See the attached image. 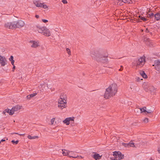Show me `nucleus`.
Listing matches in <instances>:
<instances>
[{
	"mask_svg": "<svg viewBox=\"0 0 160 160\" xmlns=\"http://www.w3.org/2000/svg\"><path fill=\"white\" fill-rule=\"evenodd\" d=\"M44 28L45 27L38 28H37V30L39 33L43 34Z\"/></svg>",
	"mask_w": 160,
	"mask_h": 160,
	"instance_id": "b1692460",
	"label": "nucleus"
},
{
	"mask_svg": "<svg viewBox=\"0 0 160 160\" xmlns=\"http://www.w3.org/2000/svg\"><path fill=\"white\" fill-rule=\"evenodd\" d=\"M29 43L31 47L32 48H36L39 46V42L37 41H30Z\"/></svg>",
	"mask_w": 160,
	"mask_h": 160,
	"instance_id": "1a4fd4ad",
	"label": "nucleus"
},
{
	"mask_svg": "<svg viewBox=\"0 0 160 160\" xmlns=\"http://www.w3.org/2000/svg\"><path fill=\"white\" fill-rule=\"evenodd\" d=\"M22 106L17 105L12 108L14 112H17L21 109L22 108Z\"/></svg>",
	"mask_w": 160,
	"mask_h": 160,
	"instance_id": "a211bd4d",
	"label": "nucleus"
},
{
	"mask_svg": "<svg viewBox=\"0 0 160 160\" xmlns=\"http://www.w3.org/2000/svg\"><path fill=\"white\" fill-rule=\"evenodd\" d=\"M143 87L146 91L150 93L151 94L154 95L155 94L156 88L153 86L147 83H144L143 85Z\"/></svg>",
	"mask_w": 160,
	"mask_h": 160,
	"instance_id": "20e7f679",
	"label": "nucleus"
},
{
	"mask_svg": "<svg viewBox=\"0 0 160 160\" xmlns=\"http://www.w3.org/2000/svg\"><path fill=\"white\" fill-rule=\"evenodd\" d=\"M102 155H100L99 154L95 153L94 155H93L92 157L95 160H99L101 158Z\"/></svg>",
	"mask_w": 160,
	"mask_h": 160,
	"instance_id": "aec40b11",
	"label": "nucleus"
},
{
	"mask_svg": "<svg viewBox=\"0 0 160 160\" xmlns=\"http://www.w3.org/2000/svg\"><path fill=\"white\" fill-rule=\"evenodd\" d=\"M67 95L64 93H62L60 96L59 98L58 99L63 100L67 101Z\"/></svg>",
	"mask_w": 160,
	"mask_h": 160,
	"instance_id": "6ab92c4d",
	"label": "nucleus"
},
{
	"mask_svg": "<svg viewBox=\"0 0 160 160\" xmlns=\"http://www.w3.org/2000/svg\"><path fill=\"white\" fill-rule=\"evenodd\" d=\"M1 143V141H0V144Z\"/></svg>",
	"mask_w": 160,
	"mask_h": 160,
	"instance_id": "5fc2aeb1",
	"label": "nucleus"
},
{
	"mask_svg": "<svg viewBox=\"0 0 160 160\" xmlns=\"http://www.w3.org/2000/svg\"><path fill=\"white\" fill-rule=\"evenodd\" d=\"M16 28H20L24 26L25 23L22 20H18L15 21Z\"/></svg>",
	"mask_w": 160,
	"mask_h": 160,
	"instance_id": "9b49d317",
	"label": "nucleus"
},
{
	"mask_svg": "<svg viewBox=\"0 0 160 160\" xmlns=\"http://www.w3.org/2000/svg\"><path fill=\"white\" fill-rule=\"evenodd\" d=\"M28 138L30 139H33L38 138V137L37 136H32L30 135H29L28 136Z\"/></svg>",
	"mask_w": 160,
	"mask_h": 160,
	"instance_id": "bb28decb",
	"label": "nucleus"
},
{
	"mask_svg": "<svg viewBox=\"0 0 160 160\" xmlns=\"http://www.w3.org/2000/svg\"><path fill=\"white\" fill-rule=\"evenodd\" d=\"M5 141V139H2L0 141H1V142H4V141Z\"/></svg>",
	"mask_w": 160,
	"mask_h": 160,
	"instance_id": "de8ad7c7",
	"label": "nucleus"
},
{
	"mask_svg": "<svg viewBox=\"0 0 160 160\" xmlns=\"http://www.w3.org/2000/svg\"><path fill=\"white\" fill-rule=\"evenodd\" d=\"M14 133L15 134H18V135L19 133H16V132H14Z\"/></svg>",
	"mask_w": 160,
	"mask_h": 160,
	"instance_id": "8fccbe9b",
	"label": "nucleus"
},
{
	"mask_svg": "<svg viewBox=\"0 0 160 160\" xmlns=\"http://www.w3.org/2000/svg\"><path fill=\"white\" fill-rule=\"evenodd\" d=\"M11 142L13 144H17L18 142V141L17 140L16 141H15L14 140H12V141Z\"/></svg>",
	"mask_w": 160,
	"mask_h": 160,
	"instance_id": "2f4dec72",
	"label": "nucleus"
},
{
	"mask_svg": "<svg viewBox=\"0 0 160 160\" xmlns=\"http://www.w3.org/2000/svg\"><path fill=\"white\" fill-rule=\"evenodd\" d=\"M15 134L14 133H11V134Z\"/></svg>",
	"mask_w": 160,
	"mask_h": 160,
	"instance_id": "603ef678",
	"label": "nucleus"
},
{
	"mask_svg": "<svg viewBox=\"0 0 160 160\" xmlns=\"http://www.w3.org/2000/svg\"><path fill=\"white\" fill-rule=\"evenodd\" d=\"M145 62V57H141L138 59L134 60L132 63V67L137 69L142 67L144 65Z\"/></svg>",
	"mask_w": 160,
	"mask_h": 160,
	"instance_id": "f03ea898",
	"label": "nucleus"
},
{
	"mask_svg": "<svg viewBox=\"0 0 160 160\" xmlns=\"http://www.w3.org/2000/svg\"><path fill=\"white\" fill-rule=\"evenodd\" d=\"M114 158L120 160L124 158V155L122 154L119 151H115L113 152V154Z\"/></svg>",
	"mask_w": 160,
	"mask_h": 160,
	"instance_id": "0eeeda50",
	"label": "nucleus"
},
{
	"mask_svg": "<svg viewBox=\"0 0 160 160\" xmlns=\"http://www.w3.org/2000/svg\"><path fill=\"white\" fill-rule=\"evenodd\" d=\"M56 118H53L50 121L51 124V125H55L57 124L56 121H55Z\"/></svg>",
	"mask_w": 160,
	"mask_h": 160,
	"instance_id": "393cba45",
	"label": "nucleus"
},
{
	"mask_svg": "<svg viewBox=\"0 0 160 160\" xmlns=\"http://www.w3.org/2000/svg\"><path fill=\"white\" fill-rule=\"evenodd\" d=\"M25 135V134H19V133L18 134V135H20V136H24Z\"/></svg>",
	"mask_w": 160,
	"mask_h": 160,
	"instance_id": "a18cd8bd",
	"label": "nucleus"
},
{
	"mask_svg": "<svg viewBox=\"0 0 160 160\" xmlns=\"http://www.w3.org/2000/svg\"><path fill=\"white\" fill-rule=\"evenodd\" d=\"M0 64L2 66H4L7 64V60L5 57L0 54Z\"/></svg>",
	"mask_w": 160,
	"mask_h": 160,
	"instance_id": "4468645a",
	"label": "nucleus"
},
{
	"mask_svg": "<svg viewBox=\"0 0 160 160\" xmlns=\"http://www.w3.org/2000/svg\"><path fill=\"white\" fill-rule=\"evenodd\" d=\"M6 112L8 113L10 115H12L14 113V111L12 108L11 109H6L3 112V113L5 114Z\"/></svg>",
	"mask_w": 160,
	"mask_h": 160,
	"instance_id": "f3484780",
	"label": "nucleus"
},
{
	"mask_svg": "<svg viewBox=\"0 0 160 160\" xmlns=\"http://www.w3.org/2000/svg\"><path fill=\"white\" fill-rule=\"evenodd\" d=\"M150 42V41L149 39H147V41H146V43L148 45L150 46V45L149 44V43Z\"/></svg>",
	"mask_w": 160,
	"mask_h": 160,
	"instance_id": "e433bc0d",
	"label": "nucleus"
},
{
	"mask_svg": "<svg viewBox=\"0 0 160 160\" xmlns=\"http://www.w3.org/2000/svg\"><path fill=\"white\" fill-rule=\"evenodd\" d=\"M66 50L67 51V53L69 55H71V51L69 48H67L66 49Z\"/></svg>",
	"mask_w": 160,
	"mask_h": 160,
	"instance_id": "7c9ffc66",
	"label": "nucleus"
},
{
	"mask_svg": "<svg viewBox=\"0 0 160 160\" xmlns=\"http://www.w3.org/2000/svg\"><path fill=\"white\" fill-rule=\"evenodd\" d=\"M158 152L159 153H160V149H158Z\"/></svg>",
	"mask_w": 160,
	"mask_h": 160,
	"instance_id": "09e8293b",
	"label": "nucleus"
},
{
	"mask_svg": "<svg viewBox=\"0 0 160 160\" xmlns=\"http://www.w3.org/2000/svg\"><path fill=\"white\" fill-rule=\"evenodd\" d=\"M11 61V63L13 65H14V60H13Z\"/></svg>",
	"mask_w": 160,
	"mask_h": 160,
	"instance_id": "a19ab883",
	"label": "nucleus"
},
{
	"mask_svg": "<svg viewBox=\"0 0 160 160\" xmlns=\"http://www.w3.org/2000/svg\"><path fill=\"white\" fill-rule=\"evenodd\" d=\"M58 119V121H59V119Z\"/></svg>",
	"mask_w": 160,
	"mask_h": 160,
	"instance_id": "864d4df0",
	"label": "nucleus"
},
{
	"mask_svg": "<svg viewBox=\"0 0 160 160\" xmlns=\"http://www.w3.org/2000/svg\"><path fill=\"white\" fill-rule=\"evenodd\" d=\"M111 160H118V159L116 158H111Z\"/></svg>",
	"mask_w": 160,
	"mask_h": 160,
	"instance_id": "49530a36",
	"label": "nucleus"
},
{
	"mask_svg": "<svg viewBox=\"0 0 160 160\" xmlns=\"http://www.w3.org/2000/svg\"><path fill=\"white\" fill-rule=\"evenodd\" d=\"M35 17L37 18H39V16L38 15H35Z\"/></svg>",
	"mask_w": 160,
	"mask_h": 160,
	"instance_id": "c03bdc74",
	"label": "nucleus"
},
{
	"mask_svg": "<svg viewBox=\"0 0 160 160\" xmlns=\"http://www.w3.org/2000/svg\"><path fill=\"white\" fill-rule=\"evenodd\" d=\"M62 2L64 4H66L68 3L67 0H62Z\"/></svg>",
	"mask_w": 160,
	"mask_h": 160,
	"instance_id": "4c0bfd02",
	"label": "nucleus"
},
{
	"mask_svg": "<svg viewBox=\"0 0 160 160\" xmlns=\"http://www.w3.org/2000/svg\"><path fill=\"white\" fill-rule=\"evenodd\" d=\"M139 17L140 19L142 20L143 21H145L147 20V19H146L144 17H142L141 16H139Z\"/></svg>",
	"mask_w": 160,
	"mask_h": 160,
	"instance_id": "c756f323",
	"label": "nucleus"
},
{
	"mask_svg": "<svg viewBox=\"0 0 160 160\" xmlns=\"http://www.w3.org/2000/svg\"><path fill=\"white\" fill-rule=\"evenodd\" d=\"M155 69L158 71H160V60H157L154 61V64L153 65Z\"/></svg>",
	"mask_w": 160,
	"mask_h": 160,
	"instance_id": "f8f14e48",
	"label": "nucleus"
},
{
	"mask_svg": "<svg viewBox=\"0 0 160 160\" xmlns=\"http://www.w3.org/2000/svg\"><path fill=\"white\" fill-rule=\"evenodd\" d=\"M143 122H144V123H147L148 122V119L147 118H145L143 120Z\"/></svg>",
	"mask_w": 160,
	"mask_h": 160,
	"instance_id": "c9c22d12",
	"label": "nucleus"
},
{
	"mask_svg": "<svg viewBox=\"0 0 160 160\" xmlns=\"http://www.w3.org/2000/svg\"><path fill=\"white\" fill-rule=\"evenodd\" d=\"M33 3L37 7H41L42 5V3H39L38 1H33Z\"/></svg>",
	"mask_w": 160,
	"mask_h": 160,
	"instance_id": "a878e982",
	"label": "nucleus"
},
{
	"mask_svg": "<svg viewBox=\"0 0 160 160\" xmlns=\"http://www.w3.org/2000/svg\"><path fill=\"white\" fill-rule=\"evenodd\" d=\"M78 156V157L77 158H83V157H82V156Z\"/></svg>",
	"mask_w": 160,
	"mask_h": 160,
	"instance_id": "37998d69",
	"label": "nucleus"
},
{
	"mask_svg": "<svg viewBox=\"0 0 160 160\" xmlns=\"http://www.w3.org/2000/svg\"><path fill=\"white\" fill-rule=\"evenodd\" d=\"M118 91V86L115 83L111 85L106 90L104 95V98L106 99L114 96Z\"/></svg>",
	"mask_w": 160,
	"mask_h": 160,
	"instance_id": "f257e3e1",
	"label": "nucleus"
},
{
	"mask_svg": "<svg viewBox=\"0 0 160 160\" xmlns=\"http://www.w3.org/2000/svg\"><path fill=\"white\" fill-rule=\"evenodd\" d=\"M152 112V111H151L150 110H146V114L147 113H151Z\"/></svg>",
	"mask_w": 160,
	"mask_h": 160,
	"instance_id": "f704fd0d",
	"label": "nucleus"
},
{
	"mask_svg": "<svg viewBox=\"0 0 160 160\" xmlns=\"http://www.w3.org/2000/svg\"><path fill=\"white\" fill-rule=\"evenodd\" d=\"M37 94V93L36 92L33 93L27 96L26 98L27 99H30L31 98L35 96Z\"/></svg>",
	"mask_w": 160,
	"mask_h": 160,
	"instance_id": "4be33fe9",
	"label": "nucleus"
},
{
	"mask_svg": "<svg viewBox=\"0 0 160 160\" xmlns=\"http://www.w3.org/2000/svg\"><path fill=\"white\" fill-rule=\"evenodd\" d=\"M5 27L7 28L13 29L16 28L15 21L12 22H7L5 23Z\"/></svg>",
	"mask_w": 160,
	"mask_h": 160,
	"instance_id": "39448f33",
	"label": "nucleus"
},
{
	"mask_svg": "<svg viewBox=\"0 0 160 160\" xmlns=\"http://www.w3.org/2000/svg\"><path fill=\"white\" fill-rule=\"evenodd\" d=\"M155 19L157 21H158L160 19V13H157L154 15Z\"/></svg>",
	"mask_w": 160,
	"mask_h": 160,
	"instance_id": "5701e85b",
	"label": "nucleus"
},
{
	"mask_svg": "<svg viewBox=\"0 0 160 160\" xmlns=\"http://www.w3.org/2000/svg\"><path fill=\"white\" fill-rule=\"evenodd\" d=\"M43 34L46 37H49L51 35V32L48 29L45 27Z\"/></svg>",
	"mask_w": 160,
	"mask_h": 160,
	"instance_id": "dca6fc26",
	"label": "nucleus"
},
{
	"mask_svg": "<svg viewBox=\"0 0 160 160\" xmlns=\"http://www.w3.org/2000/svg\"><path fill=\"white\" fill-rule=\"evenodd\" d=\"M91 56L93 59L96 60L98 62L105 63L108 62V59L106 57H102L98 54H96L95 52H92Z\"/></svg>",
	"mask_w": 160,
	"mask_h": 160,
	"instance_id": "7ed1b4c3",
	"label": "nucleus"
},
{
	"mask_svg": "<svg viewBox=\"0 0 160 160\" xmlns=\"http://www.w3.org/2000/svg\"><path fill=\"white\" fill-rule=\"evenodd\" d=\"M74 117H68L66 118L62 122L63 123L66 124L67 125H69L71 122L74 121Z\"/></svg>",
	"mask_w": 160,
	"mask_h": 160,
	"instance_id": "9d476101",
	"label": "nucleus"
},
{
	"mask_svg": "<svg viewBox=\"0 0 160 160\" xmlns=\"http://www.w3.org/2000/svg\"><path fill=\"white\" fill-rule=\"evenodd\" d=\"M69 155H72V156H76V155H75V154L74 153L72 152V151H69Z\"/></svg>",
	"mask_w": 160,
	"mask_h": 160,
	"instance_id": "72a5a7b5",
	"label": "nucleus"
},
{
	"mask_svg": "<svg viewBox=\"0 0 160 160\" xmlns=\"http://www.w3.org/2000/svg\"><path fill=\"white\" fill-rule=\"evenodd\" d=\"M13 60V57L12 56H11L10 58L9 59V60H10V61H11Z\"/></svg>",
	"mask_w": 160,
	"mask_h": 160,
	"instance_id": "ea45409f",
	"label": "nucleus"
},
{
	"mask_svg": "<svg viewBox=\"0 0 160 160\" xmlns=\"http://www.w3.org/2000/svg\"><path fill=\"white\" fill-rule=\"evenodd\" d=\"M62 153L63 156H67L69 157H72L74 158H77L78 156H72L69 155V151L64 149L62 150Z\"/></svg>",
	"mask_w": 160,
	"mask_h": 160,
	"instance_id": "2eb2a0df",
	"label": "nucleus"
},
{
	"mask_svg": "<svg viewBox=\"0 0 160 160\" xmlns=\"http://www.w3.org/2000/svg\"><path fill=\"white\" fill-rule=\"evenodd\" d=\"M122 144L123 146L127 148L136 147L134 143L132 141H131L128 143H122Z\"/></svg>",
	"mask_w": 160,
	"mask_h": 160,
	"instance_id": "ddd939ff",
	"label": "nucleus"
},
{
	"mask_svg": "<svg viewBox=\"0 0 160 160\" xmlns=\"http://www.w3.org/2000/svg\"><path fill=\"white\" fill-rule=\"evenodd\" d=\"M141 111V113H144L146 114V108L145 107H143L142 108H139Z\"/></svg>",
	"mask_w": 160,
	"mask_h": 160,
	"instance_id": "cd10ccee",
	"label": "nucleus"
},
{
	"mask_svg": "<svg viewBox=\"0 0 160 160\" xmlns=\"http://www.w3.org/2000/svg\"><path fill=\"white\" fill-rule=\"evenodd\" d=\"M127 0H114L113 4L116 5H122L124 3L128 2Z\"/></svg>",
	"mask_w": 160,
	"mask_h": 160,
	"instance_id": "6e6552de",
	"label": "nucleus"
},
{
	"mask_svg": "<svg viewBox=\"0 0 160 160\" xmlns=\"http://www.w3.org/2000/svg\"><path fill=\"white\" fill-rule=\"evenodd\" d=\"M67 106V102L66 101L58 99V108L62 109Z\"/></svg>",
	"mask_w": 160,
	"mask_h": 160,
	"instance_id": "423d86ee",
	"label": "nucleus"
},
{
	"mask_svg": "<svg viewBox=\"0 0 160 160\" xmlns=\"http://www.w3.org/2000/svg\"><path fill=\"white\" fill-rule=\"evenodd\" d=\"M15 65H13V68H12V71L13 72H14V69H15Z\"/></svg>",
	"mask_w": 160,
	"mask_h": 160,
	"instance_id": "79ce46f5",
	"label": "nucleus"
},
{
	"mask_svg": "<svg viewBox=\"0 0 160 160\" xmlns=\"http://www.w3.org/2000/svg\"><path fill=\"white\" fill-rule=\"evenodd\" d=\"M42 21L43 22L45 23H47L48 22V20L44 19H42Z\"/></svg>",
	"mask_w": 160,
	"mask_h": 160,
	"instance_id": "58836bf2",
	"label": "nucleus"
},
{
	"mask_svg": "<svg viewBox=\"0 0 160 160\" xmlns=\"http://www.w3.org/2000/svg\"><path fill=\"white\" fill-rule=\"evenodd\" d=\"M122 69L121 68H120V69H119V71H122Z\"/></svg>",
	"mask_w": 160,
	"mask_h": 160,
	"instance_id": "3c124183",
	"label": "nucleus"
},
{
	"mask_svg": "<svg viewBox=\"0 0 160 160\" xmlns=\"http://www.w3.org/2000/svg\"><path fill=\"white\" fill-rule=\"evenodd\" d=\"M154 15L153 13H151L149 14V17H150L151 18H152L154 17Z\"/></svg>",
	"mask_w": 160,
	"mask_h": 160,
	"instance_id": "473e14b6",
	"label": "nucleus"
},
{
	"mask_svg": "<svg viewBox=\"0 0 160 160\" xmlns=\"http://www.w3.org/2000/svg\"><path fill=\"white\" fill-rule=\"evenodd\" d=\"M42 5H41V7H42L44 9H46L48 8V7L47 5L45 4L44 3H42Z\"/></svg>",
	"mask_w": 160,
	"mask_h": 160,
	"instance_id": "c85d7f7f",
	"label": "nucleus"
},
{
	"mask_svg": "<svg viewBox=\"0 0 160 160\" xmlns=\"http://www.w3.org/2000/svg\"><path fill=\"white\" fill-rule=\"evenodd\" d=\"M139 74L144 78H148L147 75L143 71H140Z\"/></svg>",
	"mask_w": 160,
	"mask_h": 160,
	"instance_id": "412c9836",
	"label": "nucleus"
}]
</instances>
